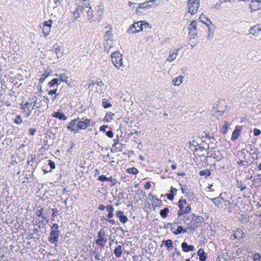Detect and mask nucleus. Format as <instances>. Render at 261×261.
<instances>
[{"label":"nucleus","mask_w":261,"mask_h":261,"mask_svg":"<svg viewBox=\"0 0 261 261\" xmlns=\"http://www.w3.org/2000/svg\"><path fill=\"white\" fill-rule=\"evenodd\" d=\"M112 62L115 67L119 69L122 65V56L119 51H114L111 54Z\"/></svg>","instance_id":"obj_1"},{"label":"nucleus","mask_w":261,"mask_h":261,"mask_svg":"<svg viewBox=\"0 0 261 261\" xmlns=\"http://www.w3.org/2000/svg\"><path fill=\"white\" fill-rule=\"evenodd\" d=\"M197 21L193 20L188 27L189 35L190 37V41H191L192 39H194L197 36Z\"/></svg>","instance_id":"obj_2"},{"label":"nucleus","mask_w":261,"mask_h":261,"mask_svg":"<svg viewBox=\"0 0 261 261\" xmlns=\"http://www.w3.org/2000/svg\"><path fill=\"white\" fill-rule=\"evenodd\" d=\"M143 21H140L134 23L132 27L128 30L127 32L129 34H134L135 33L139 32L143 30Z\"/></svg>","instance_id":"obj_3"},{"label":"nucleus","mask_w":261,"mask_h":261,"mask_svg":"<svg viewBox=\"0 0 261 261\" xmlns=\"http://www.w3.org/2000/svg\"><path fill=\"white\" fill-rule=\"evenodd\" d=\"M29 100L30 102L27 101L26 103L22 105L21 109H25L29 106H32V110L39 109L40 105H37V98L36 96L30 97Z\"/></svg>","instance_id":"obj_4"},{"label":"nucleus","mask_w":261,"mask_h":261,"mask_svg":"<svg viewBox=\"0 0 261 261\" xmlns=\"http://www.w3.org/2000/svg\"><path fill=\"white\" fill-rule=\"evenodd\" d=\"M51 23L52 20H49L40 24V27L42 29V33L45 36H48L49 34L51 27Z\"/></svg>","instance_id":"obj_5"},{"label":"nucleus","mask_w":261,"mask_h":261,"mask_svg":"<svg viewBox=\"0 0 261 261\" xmlns=\"http://www.w3.org/2000/svg\"><path fill=\"white\" fill-rule=\"evenodd\" d=\"M185 223L187 225V228L186 229H195V228L197 227V225L195 223H193L192 221H195L196 223L199 222V218L198 217H197L195 219H194V218L192 219L190 222H187V221L189 220L190 218L189 217H185Z\"/></svg>","instance_id":"obj_6"},{"label":"nucleus","mask_w":261,"mask_h":261,"mask_svg":"<svg viewBox=\"0 0 261 261\" xmlns=\"http://www.w3.org/2000/svg\"><path fill=\"white\" fill-rule=\"evenodd\" d=\"M77 119H78L77 126L79 127V129H86V128L88 126H90L91 125V120L90 119H84V118H82V120L80 119L79 118H78Z\"/></svg>","instance_id":"obj_7"},{"label":"nucleus","mask_w":261,"mask_h":261,"mask_svg":"<svg viewBox=\"0 0 261 261\" xmlns=\"http://www.w3.org/2000/svg\"><path fill=\"white\" fill-rule=\"evenodd\" d=\"M59 231H51L48 238V241L51 244H56L59 240Z\"/></svg>","instance_id":"obj_8"},{"label":"nucleus","mask_w":261,"mask_h":261,"mask_svg":"<svg viewBox=\"0 0 261 261\" xmlns=\"http://www.w3.org/2000/svg\"><path fill=\"white\" fill-rule=\"evenodd\" d=\"M44 220H40L39 219L37 218L35 220V222L33 224L34 226H36L37 227V228H34L33 229L34 233L33 234H35L37 236H40L41 235V224H43L44 222Z\"/></svg>","instance_id":"obj_9"},{"label":"nucleus","mask_w":261,"mask_h":261,"mask_svg":"<svg viewBox=\"0 0 261 261\" xmlns=\"http://www.w3.org/2000/svg\"><path fill=\"white\" fill-rule=\"evenodd\" d=\"M159 0H150L139 4V8L142 9L148 7L158 6L159 5Z\"/></svg>","instance_id":"obj_10"},{"label":"nucleus","mask_w":261,"mask_h":261,"mask_svg":"<svg viewBox=\"0 0 261 261\" xmlns=\"http://www.w3.org/2000/svg\"><path fill=\"white\" fill-rule=\"evenodd\" d=\"M200 2H193L192 4L188 3L189 12L191 14H195L197 13L199 6Z\"/></svg>","instance_id":"obj_11"},{"label":"nucleus","mask_w":261,"mask_h":261,"mask_svg":"<svg viewBox=\"0 0 261 261\" xmlns=\"http://www.w3.org/2000/svg\"><path fill=\"white\" fill-rule=\"evenodd\" d=\"M179 49L174 48L170 49L169 51V54L168 58L166 60V62H171L174 61L176 58V56L178 54Z\"/></svg>","instance_id":"obj_12"},{"label":"nucleus","mask_w":261,"mask_h":261,"mask_svg":"<svg viewBox=\"0 0 261 261\" xmlns=\"http://www.w3.org/2000/svg\"><path fill=\"white\" fill-rule=\"evenodd\" d=\"M178 203L179 210L178 211L177 215L178 218H180L181 216L184 215L185 206L187 204V202L185 199H180Z\"/></svg>","instance_id":"obj_13"},{"label":"nucleus","mask_w":261,"mask_h":261,"mask_svg":"<svg viewBox=\"0 0 261 261\" xmlns=\"http://www.w3.org/2000/svg\"><path fill=\"white\" fill-rule=\"evenodd\" d=\"M78 119H73L72 120L69 125L67 126L68 129L70 131L74 132V133H77L79 132V127L77 126L78 124Z\"/></svg>","instance_id":"obj_14"},{"label":"nucleus","mask_w":261,"mask_h":261,"mask_svg":"<svg viewBox=\"0 0 261 261\" xmlns=\"http://www.w3.org/2000/svg\"><path fill=\"white\" fill-rule=\"evenodd\" d=\"M250 7L252 11L258 10L261 9V3L257 0H252L250 4Z\"/></svg>","instance_id":"obj_15"},{"label":"nucleus","mask_w":261,"mask_h":261,"mask_svg":"<svg viewBox=\"0 0 261 261\" xmlns=\"http://www.w3.org/2000/svg\"><path fill=\"white\" fill-rule=\"evenodd\" d=\"M181 247L182 251L186 252L192 251L195 250V247L193 245H189L186 242H184L181 243Z\"/></svg>","instance_id":"obj_16"},{"label":"nucleus","mask_w":261,"mask_h":261,"mask_svg":"<svg viewBox=\"0 0 261 261\" xmlns=\"http://www.w3.org/2000/svg\"><path fill=\"white\" fill-rule=\"evenodd\" d=\"M146 196V194L142 190L138 189L136 191V193L135 196H134V199L137 201H138L144 198V197Z\"/></svg>","instance_id":"obj_17"},{"label":"nucleus","mask_w":261,"mask_h":261,"mask_svg":"<svg viewBox=\"0 0 261 261\" xmlns=\"http://www.w3.org/2000/svg\"><path fill=\"white\" fill-rule=\"evenodd\" d=\"M60 111H61V110H59L58 112L53 113L52 114L53 117L58 118L60 120H66L67 119V117L64 113L60 112Z\"/></svg>","instance_id":"obj_18"},{"label":"nucleus","mask_w":261,"mask_h":261,"mask_svg":"<svg viewBox=\"0 0 261 261\" xmlns=\"http://www.w3.org/2000/svg\"><path fill=\"white\" fill-rule=\"evenodd\" d=\"M241 126H237L236 127V128L233 130L232 136H231V140H235L238 138L239 136H240V133L241 132Z\"/></svg>","instance_id":"obj_19"},{"label":"nucleus","mask_w":261,"mask_h":261,"mask_svg":"<svg viewBox=\"0 0 261 261\" xmlns=\"http://www.w3.org/2000/svg\"><path fill=\"white\" fill-rule=\"evenodd\" d=\"M35 156H33L31 155V156L29 157L28 159V162H27V165L28 166H30L32 167V169L34 171L36 168L37 167V164L36 163L35 165H34V163L35 162Z\"/></svg>","instance_id":"obj_20"},{"label":"nucleus","mask_w":261,"mask_h":261,"mask_svg":"<svg viewBox=\"0 0 261 261\" xmlns=\"http://www.w3.org/2000/svg\"><path fill=\"white\" fill-rule=\"evenodd\" d=\"M123 249L121 245H118L114 250V253L117 258H119L121 256Z\"/></svg>","instance_id":"obj_21"},{"label":"nucleus","mask_w":261,"mask_h":261,"mask_svg":"<svg viewBox=\"0 0 261 261\" xmlns=\"http://www.w3.org/2000/svg\"><path fill=\"white\" fill-rule=\"evenodd\" d=\"M184 77L183 76H179L174 78L172 80V83L174 86H179L183 82Z\"/></svg>","instance_id":"obj_22"},{"label":"nucleus","mask_w":261,"mask_h":261,"mask_svg":"<svg viewBox=\"0 0 261 261\" xmlns=\"http://www.w3.org/2000/svg\"><path fill=\"white\" fill-rule=\"evenodd\" d=\"M197 255L199 257V259L201 261H205L206 259V255L205 253L204 250L202 248L199 249L197 251Z\"/></svg>","instance_id":"obj_23"},{"label":"nucleus","mask_w":261,"mask_h":261,"mask_svg":"<svg viewBox=\"0 0 261 261\" xmlns=\"http://www.w3.org/2000/svg\"><path fill=\"white\" fill-rule=\"evenodd\" d=\"M234 236L236 239L240 240L244 238V233L242 230L240 229H237L234 233Z\"/></svg>","instance_id":"obj_24"},{"label":"nucleus","mask_w":261,"mask_h":261,"mask_svg":"<svg viewBox=\"0 0 261 261\" xmlns=\"http://www.w3.org/2000/svg\"><path fill=\"white\" fill-rule=\"evenodd\" d=\"M107 210L109 212L108 214L107 215V217L109 219H111L113 217V211L114 210V208L113 206L111 205L108 204L106 206Z\"/></svg>","instance_id":"obj_25"},{"label":"nucleus","mask_w":261,"mask_h":261,"mask_svg":"<svg viewBox=\"0 0 261 261\" xmlns=\"http://www.w3.org/2000/svg\"><path fill=\"white\" fill-rule=\"evenodd\" d=\"M54 48L55 50L56 53L57 54V58L59 59L61 58L62 56V53L60 52L61 47L58 44H55L54 45Z\"/></svg>","instance_id":"obj_26"},{"label":"nucleus","mask_w":261,"mask_h":261,"mask_svg":"<svg viewBox=\"0 0 261 261\" xmlns=\"http://www.w3.org/2000/svg\"><path fill=\"white\" fill-rule=\"evenodd\" d=\"M187 232V229H184L182 226H178L177 227L176 230L174 231H173V233L175 235H177V234L181 233V232Z\"/></svg>","instance_id":"obj_27"},{"label":"nucleus","mask_w":261,"mask_h":261,"mask_svg":"<svg viewBox=\"0 0 261 261\" xmlns=\"http://www.w3.org/2000/svg\"><path fill=\"white\" fill-rule=\"evenodd\" d=\"M114 116V114L111 112L107 113L105 117L104 120L107 122H110L113 119Z\"/></svg>","instance_id":"obj_28"},{"label":"nucleus","mask_w":261,"mask_h":261,"mask_svg":"<svg viewBox=\"0 0 261 261\" xmlns=\"http://www.w3.org/2000/svg\"><path fill=\"white\" fill-rule=\"evenodd\" d=\"M169 212V208L168 207H165L164 209L161 210L160 214L163 218H165L167 217Z\"/></svg>","instance_id":"obj_29"},{"label":"nucleus","mask_w":261,"mask_h":261,"mask_svg":"<svg viewBox=\"0 0 261 261\" xmlns=\"http://www.w3.org/2000/svg\"><path fill=\"white\" fill-rule=\"evenodd\" d=\"M261 31V29L259 28V26L254 25L250 29L249 32V34L254 35L257 31Z\"/></svg>","instance_id":"obj_30"},{"label":"nucleus","mask_w":261,"mask_h":261,"mask_svg":"<svg viewBox=\"0 0 261 261\" xmlns=\"http://www.w3.org/2000/svg\"><path fill=\"white\" fill-rule=\"evenodd\" d=\"M106 236L105 231L103 229H100L98 232L97 239L96 240L101 241Z\"/></svg>","instance_id":"obj_31"},{"label":"nucleus","mask_w":261,"mask_h":261,"mask_svg":"<svg viewBox=\"0 0 261 261\" xmlns=\"http://www.w3.org/2000/svg\"><path fill=\"white\" fill-rule=\"evenodd\" d=\"M59 79L54 78L48 83V85L50 87H53L55 85H59L60 84V83H59Z\"/></svg>","instance_id":"obj_32"},{"label":"nucleus","mask_w":261,"mask_h":261,"mask_svg":"<svg viewBox=\"0 0 261 261\" xmlns=\"http://www.w3.org/2000/svg\"><path fill=\"white\" fill-rule=\"evenodd\" d=\"M36 215L38 217H41L43 220H46V217L43 215V208H40V209H37L36 211Z\"/></svg>","instance_id":"obj_33"},{"label":"nucleus","mask_w":261,"mask_h":261,"mask_svg":"<svg viewBox=\"0 0 261 261\" xmlns=\"http://www.w3.org/2000/svg\"><path fill=\"white\" fill-rule=\"evenodd\" d=\"M165 242V246L168 248V249L170 250L173 247V243L171 240H167L166 241H163V243Z\"/></svg>","instance_id":"obj_34"},{"label":"nucleus","mask_w":261,"mask_h":261,"mask_svg":"<svg viewBox=\"0 0 261 261\" xmlns=\"http://www.w3.org/2000/svg\"><path fill=\"white\" fill-rule=\"evenodd\" d=\"M210 200L213 202L217 207H219L222 205L221 202L217 197L214 198H211Z\"/></svg>","instance_id":"obj_35"},{"label":"nucleus","mask_w":261,"mask_h":261,"mask_svg":"<svg viewBox=\"0 0 261 261\" xmlns=\"http://www.w3.org/2000/svg\"><path fill=\"white\" fill-rule=\"evenodd\" d=\"M102 106L105 109L110 108L112 106V105L109 102V100L106 98L102 99Z\"/></svg>","instance_id":"obj_36"},{"label":"nucleus","mask_w":261,"mask_h":261,"mask_svg":"<svg viewBox=\"0 0 261 261\" xmlns=\"http://www.w3.org/2000/svg\"><path fill=\"white\" fill-rule=\"evenodd\" d=\"M127 172L130 174L136 175L138 173V170L135 167L129 168L127 169Z\"/></svg>","instance_id":"obj_37"},{"label":"nucleus","mask_w":261,"mask_h":261,"mask_svg":"<svg viewBox=\"0 0 261 261\" xmlns=\"http://www.w3.org/2000/svg\"><path fill=\"white\" fill-rule=\"evenodd\" d=\"M211 174V171L208 170V169H206V170H201L200 172H199V175L200 176H204V175H206V176H210Z\"/></svg>","instance_id":"obj_38"},{"label":"nucleus","mask_w":261,"mask_h":261,"mask_svg":"<svg viewBox=\"0 0 261 261\" xmlns=\"http://www.w3.org/2000/svg\"><path fill=\"white\" fill-rule=\"evenodd\" d=\"M59 81L61 82H67L68 77L65 73H61L59 75Z\"/></svg>","instance_id":"obj_39"},{"label":"nucleus","mask_w":261,"mask_h":261,"mask_svg":"<svg viewBox=\"0 0 261 261\" xmlns=\"http://www.w3.org/2000/svg\"><path fill=\"white\" fill-rule=\"evenodd\" d=\"M112 37L111 32V31H108L106 32L105 35L104 36L105 39L106 40H109L111 39Z\"/></svg>","instance_id":"obj_40"},{"label":"nucleus","mask_w":261,"mask_h":261,"mask_svg":"<svg viewBox=\"0 0 261 261\" xmlns=\"http://www.w3.org/2000/svg\"><path fill=\"white\" fill-rule=\"evenodd\" d=\"M228 127V123L227 121H225L224 122V125L222 126L221 128V130L222 131L223 134H225L226 133Z\"/></svg>","instance_id":"obj_41"},{"label":"nucleus","mask_w":261,"mask_h":261,"mask_svg":"<svg viewBox=\"0 0 261 261\" xmlns=\"http://www.w3.org/2000/svg\"><path fill=\"white\" fill-rule=\"evenodd\" d=\"M34 176V171L33 170L31 172V173L28 174H26V179H27L28 182H30V181L32 180L33 177Z\"/></svg>","instance_id":"obj_42"},{"label":"nucleus","mask_w":261,"mask_h":261,"mask_svg":"<svg viewBox=\"0 0 261 261\" xmlns=\"http://www.w3.org/2000/svg\"><path fill=\"white\" fill-rule=\"evenodd\" d=\"M118 218L119 219L120 221L123 224L125 223L128 221L127 217L125 215L120 216Z\"/></svg>","instance_id":"obj_43"},{"label":"nucleus","mask_w":261,"mask_h":261,"mask_svg":"<svg viewBox=\"0 0 261 261\" xmlns=\"http://www.w3.org/2000/svg\"><path fill=\"white\" fill-rule=\"evenodd\" d=\"M14 122L17 124H19L22 123V119H21V117L20 115H18L16 119L14 120Z\"/></svg>","instance_id":"obj_44"},{"label":"nucleus","mask_w":261,"mask_h":261,"mask_svg":"<svg viewBox=\"0 0 261 261\" xmlns=\"http://www.w3.org/2000/svg\"><path fill=\"white\" fill-rule=\"evenodd\" d=\"M208 31H207V37L208 39H210L212 38L213 37V31L210 27H208Z\"/></svg>","instance_id":"obj_45"},{"label":"nucleus","mask_w":261,"mask_h":261,"mask_svg":"<svg viewBox=\"0 0 261 261\" xmlns=\"http://www.w3.org/2000/svg\"><path fill=\"white\" fill-rule=\"evenodd\" d=\"M199 19L202 22L205 23V24H206L207 21H209V22L211 21L208 18L204 17L202 15H200V16L199 17Z\"/></svg>","instance_id":"obj_46"},{"label":"nucleus","mask_w":261,"mask_h":261,"mask_svg":"<svg viewBox=\"0 0 261 261\" xmlns=\"http://www.w3.org/2000/svg\"><path fill=\"white\" fill-rule=\"evenodd\" d=\"M260 255L259 253H255L253 254V259L254 261H257V260L261 261L260 260Z\"/></svg>","instance_id":"obj_47"},{"label":"nucleus","mask_w":261,"mask_h":261,"mask_svg":"<svg viewBox=\"0 0 261 261\" xmlns=\"http://www.w3.org/2000/svg\"><path fill=\"white\" fill-rule=\"evenodd\" d=\"M87 13L88 16L89 17V19H91L93 17V10L91 9V7L89 8Z\"/></svg>","instance_id":"obj_48"},{"label":"nucleus","mask_w":261,"mask_h":261,"mask_svg":"<svg viewBox=\"0 0 261 261\" xmlns=\"http://www.w3.org/2000/svg\"><path fill=\"white\" fill-rule=\"evenodd\" d=\"M50 71L51 70H49V71L48 69L45 70L41 76L45 79L49 75Z\"/></svg>","instance_id":"obj_49"},{"label":"nucleus","mask_w":261,"mask_h":261,"mask_svg":"<svg viewBox=\"0 0 261 261\" xmlns=\"http://www.w3.org/2000/svg\"><path fill=\"white\" fill-rule=\"evenodd\" d=\"M48 165L50 167V170L49 171H51V169H54L56 167L55 163L53 161L49 160H48Z\"/></svg>","instance_id":"obj_50"},{"label":"nucleus","mask_w":261,"mask_h":261,"mask_svg":"<svg viewBox=\"0 0 261 261\" xmlns=\"http://www.w3.org/2000/svg\"><path fill=\"white\" fill-rule=\"evenodd\" d=\"M191 211V207L189 204H188L185 207L184 213V214H187L189 213Z\"/></svg>","instance_id":"obj_51"},{"label":"nucleus","mask_w":261,"mask_h":261,"mask_svg":"<svg viewBox=\"0 0 261 261\" xmlns=\"http://www.w3.org/2000/svg\"><path fill=\"white\" fill-rule=\"evenodd\" d=\"M59 228V226L57 223H54L53 224L52 226L51 227V231H59L58 229Z\"/></svg>","instance_id":"obj_52"},{"label":"nucleus","mask_w":261,"mask_h":261,"mask_svg":"<svg viewBox=\"0 0 261 261\" xmlns=\"http://www.w3.org/2000/svg\"><path fill=\"white\" fill-rule=\"evenodd\" d=\"M2 102L4 105L7 106H10L11 105V102L9 100V99H6L5 97H4L3 100H2Z\"/></svg>","instance_id":"obj_53"},{"label":"nucleus","mask_w":261,"mask_h":261,"mask_svg":"<svg viewBox=\"0 0 261 261\" xmlns=\"http://www.w3.org/2000/svg\"><path fill=\"white\" fill-rule=\"evenodd\" d=\"M180 186H181V190L182 193H187V191L188 190V188L186 185L182 186L181 184H179Z\"/></svg>","instance_id":"obj_54"},{"label":"nucleus","mask_w":261,"mask_h":261,"mask_svg":"<svg viewBox=\"0 0 261 261\" xmlns=\"http://www.w3.org/2000/svg\"><path fill=\"white\" fill-rule=\"evenodd\" d=\"M98 179L99 180L101 181H107V177H106L104 175H101L99 176Z\"/></svg>","instance_id":"obj_55"},{"label":"nucleus","mask_w":261,"mask_h":261,"mask_svg":"<svg viewBox=\"0 0 261 261\" xmlns=\"http://www.w3.org/2000/svg\"><path fill=\"white\" fill-rule=\"evenodd\" d=\"M95 243L96 245H97L98 246H99L101 248H103L105 246L103 242H102L100 240H96Z\"/></svg>","instance_id":"obj_56"},{"label":"nucleus","mask_w":261,"mask_h":261,"mask_svg":"<svg viewBox=\"0 0 261 261\" xmlns=\"http://www.w3.org/2000/svg\"><path fill=\"white\" fill-rule=\"evenodd\" d=\"M238 188H239L241 190V191H242L246 188V186L243 185L242 181H241L240 182H238Z\"/></svg>","instance_id":"obj_57"},{"label":"nucleus","mask_w":261,"mask_h":261,"mask_svg":"<svg viewBox=\"0 0 261 261\" xmlns=\"http://www.w3.org/2000/svg\"><path fill=\"white\" fill-rule=\"evenodd\" d=\"M177 191V190L176 188L171 187V189H170V193L171 194H173V196H175L176 194Z\"/></svg>","instance_id":"obj_58"},{"label":"nucleus","mask_w":261,"mask_h":261,"mask_svg":"<svg viewBox=\"0 0 261 261\" xmlns=\"http://www.w3.org/2000/svg\"><path fill=\"white\" fill-rule=\"evenodd\" d=\"M155 204L157 206H160L161 205V204L162 203V200H161L160 199L158 198H155Z\"/></svg>","instance_id":"obj_59"},{"label":"nucleus","mask_w":261,"mask_h":261,"mask_svg":"<svg viewBox=\"0 0 261 261\" xmlns=\"http://www.w3.org/2000/svg\"><path fill=\"white\" fill-rule=\"evenodd\" d=\"M224 195H225V193H221L220 195L218 197H217L218 198H219V200H220L221 203L225 200V198L223 196Z\"/></svg>","instance_id":"obj_60"},{"label":"nucleus","mask_w":261,"mask_h":261,"mask_svg":"<svg viewBox=\"0 0 261 261\" xmlns=\"http://www.w3.org/2000/svg\"><path fill=\"white\" fill-rule=\"evenodd\" d=\"M107 136L109 138H113L114 136V134L113 133V131L112 130H110L106 132Z\"/></svg>","instance_id":"obj_61"},{"label":"nucleus","mask_w":261,"mask_h":261,"mask_svg":"<svg viewBox=\"0 0 261 261\" xmlns=\"http://www.w3.org/2000/svg\"><path fill=\"white\" fill-rule=\"evenodd\" d=\"M253 132H254V135L255 136H257L259 135L261 133L260 130L257 128H254Z\"/></svg>","instance_id":"obj_62"},{"label":"nucleus","mask_w":261,"mask_h":261,"mask_svg":"<svg viewBox=\"0 0 261 261\" xmlns=\"http://www.w3.org/2000/svg\"><path fill=\"white\" fill-rule=\"evenodd\" d=\"M29 132L30 135H34L36 132V129L32 128L30 129Z\"/></svg>","instance_id":"obj_63"},{"label":"nucleus","mask_w":261,"mask_h":261,"mask_svg":"<svg viewBox=\"0 0 261 261\" xmlns=\"http://www.w3.org/2000/svg\"><path fill=\"white\" fill-rule=\"evenodd\" d=\"M116 215L117 217L119 218L120 216L124 215L123 212V211H119L116 212Z\"/></svg>","instance_id":"obj_64"}]
</instances>
